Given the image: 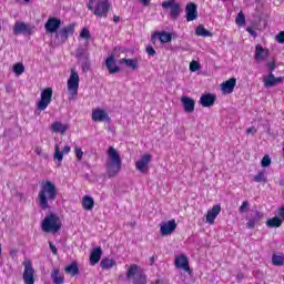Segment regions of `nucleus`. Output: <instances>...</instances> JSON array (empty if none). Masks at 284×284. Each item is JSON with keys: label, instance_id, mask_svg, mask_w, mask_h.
I'll return each mask as SVG.
<instances>
[{"label": "nucleus", "instance_id": "nucleus-54", "mask_svg": "<svg viewBox=\"0 0 284 284\" xmlns=\"http://www.w3.org/2000/svg\"><path fill=\"white\" fill-rule=\"evenodd\" d=\"M70 145H65L62 150L63 154H70Z\"/></svg>", "mask_w": 284, "mask_h": 284}, {"label": "nucleus", "instance_id": "nucleus-16", "mask_svg": "<svg viewBox=\"0 0 284 284\" xmlns=\"http://www.w3.org/2000/svg\"><path fill=\"white\" fill-rule=\"evenodd\" d=\"M74 34V24H69L62 28L57 34V39H60L61 43H65L69 37Z\"/></svg>", "mask_w": 284, "mask_h": 284}, {"label": "nucleus", "instance_id": "nucleus-46", "mask_svg": "<svg viewBox=\"0 0 284 284\" xmlns=\"http://www.w3.org/2000/svg\"><path fill=\"white\" fill-rule=\"evenodd\" d=\"M81 39H90V30L83 29L80 33Z\"/></svg>", "mask_w": 284, "mask_h": 284}, {"label": "nucleus", "instance_id": "nucleus-26", "mask_svg": "<svg viewBox=\"0 0 284 284\" xmlns=\"http://www.w3.org/2000/svg\"><path fill=\"white\" fill-rule=\"evenodd\" d=\"M181 103L184 105V111L190 114L194 110L195 102L192 100V98L187 95H183L181 98Z\"/></svg>", "mask_w": 284, "mask_h": 284}, {"label": "nucleus", "instance_id": "nucleus-47", "mask_svg": "<svg viewBox=\"0 0 284 284\" xmlns=\"http://www.w3.org/2000/svg\"><path fill=\"white\" fill-rule=\"evenodd\" d=\"M246 32H248V34H251V37H253L254 39L258 37V34L256 33V31H254V29H252V27H247Z\"/></svg>", "mask_w": 284, "mask_h": 284}, {"label": "nucleus", "instance_id": "nucleus-14", "mask_svg": "<svg viewBox=\"0 0 284 284\" xmlns=\"http://www.w3.org/2000/svg\"><path fill=\"white\" fill-rule=\"evenodd\" d=\"M175 267L178 270H184L187 274H192V270H190V261L185 254H181L175 257Z\"/></svg>", "mask_w": 284, "mask_h": 284}, {"label": "nucleus", "instance_id": "nucleus-44", "mask_svg": "<svg viewBox=\"0 0 284 284\" xmlns=\"http://www.w3.org/2000/svg\"><path fill=\"white\" fill-rule=\"evenodd\" d=\"M266 67L268 68L270 74H273L274 70H276V60L267 62Z\"/></svg>", "mask_w": 284, "mask_h": 284}, {"label": "nucleus", "instance_id": "nucleus-2", "mask_svg": "<svg viewBox=\"0 0 284 284\" xmlns=\"http://www.w3.org/2000/svg\"><path fill=\"white\" fill-rule=\"evenodd\" d=\"M108 159L105 162L106 175L109 179H114V176H119V172L123 168V162L121 161V154L119 151L114 149V146H110L106 151Z\"/></svg>", "mask_w": 284, "mask_h": 284}, {"label": "nucleus", "instance_id": "nucleus-37", "mask_svg": "<svg viewBox=\"0 0 284 284\" xmlns=\"http://www.w3.org/2000/svg\"><path fill=\"white\" fill-rule=\"evenodd\" d=\"M13 72L17 77H21V74L26 72V67L23 65V63L18 62L13 65Z\"/></svg>", "mask_w": 284, "mask_h": 284}, {"label": "nucleus", "instance_id": "nucleus-51", "mask_svg": "<svg viewBox=\"0 0 284 284\" xmlns=\"http://www.w3.org/2000/svg\"><path fill=\"white\" fill-rule=\"evenodd\" d=\"M276 40H277L278 43H284V31L280 32L276 36Z\"/></svg>", "mask_w": 284, "mask_h": 284}, {"label": "nucleus", "instance_id": "nucleus-42", "mask_svg": "<svg viewBox=\"0 0 284 284\" xmlns=\"http://www.w3.org/2000/svg\"><path fill=\"white\" fill-rule=\"evenodd\" d=\"M190 70H191V72H197V70H201V63H199L196 61H192L190 63Z\"/></svg>", "mask_w": 284, "mask_h": 284}, {"label": "nucleus", "instance_id": "nucleus-25", "mask_svg": "<svg viewBox=\"0 0 284 284\" xmlns=\"http://www.w3.org/2000/svg\"><path fill=\"white\" fill-rule=\"evenodd\" d=\"M234 88H236V79L234 78L222 83V92H224V94H232L234 92Z\"/></svg>", "mask_w": 284, "mask_h": 284}, {"label": "nucleus", "instance_id": "nucleus-41", "mask_svg": "<svg viewBox=\"0 0 284 284\" xmlns=\"http://www.w3.org/2000/svg\"><path fill=\"white\" fill-rule=\"evenodd\" d=\"M261 165L262 168H270V165H272V158H270V155H264Z\"/></svg>", "mask_w": 284, "mask_h": 284}, {"label": "nucleus", "instance_id": "nucleus-55", "mask_svg": "<svg viewBox=\"0 0 284 284\" xmlns=\"http://www.w3.org/2000/svg\"><path fill=\"white\" fill-rule=\"evenodd\" d=\"M141 3H143L144 6H150V0H140Z\"/></svg>", "mask_w": 284, "mask_h": 284}, {"label": "nucleus", "instance_id": "nucleus-7", "mask_svg": "<svg viewBox=\"0 0 284 284\" xmlns=\"http://www.w3.org/2000/svg\"><path fill=\"white\" fill-rule=\"evenodd\" d=\"M150 163H152V155L145 153L135 162V170L141 174H148L150 172Z\"/></svg>", "mask_w": 284, "mask_h": 284}, {"label": "nucleus", "instance_id": "nucleus-52", "mask_svg": "<svg viewBox=\"0 0 284 284\" xmlns=\"http://www.w3.org/2000/svg\"><path fill=\"white\" fill-rule=\"evenodd\" d=\"M49 246H50L52 254L57 255V253H58L57 246L54 244H52V242H49Z\"/></svg>", "mask_w": 284, "mask_h": 284}, {"label": "nucleus", "instance_id": "nucleus-21", "mask_svg": "<svg viewBox=\"0 0 284 284\" xmlns=\"http://www.w3.org/2000/svg\"><path fill=\"white\" fill-rule=\"evenodd\" d=\"M215 101H216V95L212 93H206L200 98V105H202V108H212Z\"/></svg>", "mask_w": 284, "mask_h": 284}, {"label": "nucleus", "instance_id": "nucleus-29", "mask_svg": "<svg viewBox=\"0 0 284 284\" xmlns=\"http://www.w3.org/2000/svg\"><path fill=\"white\" fill-rule=\"evenodd\" d=\"M52 132H59L60 134H65L68 132V124H63L61 122H53L51 124Z\"/></svg>", "mask_w": 284, "mask_h": 284}, {"label": "nucleus", "instance_id": "nucleus-30", "mask_svg": "<svg viewBox=\"0 0 284 284\" xmlns=\"http://www.w3.org/2000/svg\"><path fill=\"white\" fill-rule=\"evenodd\" d=\"M120 63H124L126 68H130L131 70H139V60L136 59H121Z\"/></svg>", "mask_w": 284, "mask_h": 284}, {"label": "nucleus", "instance_id": "nucleus-27", "mask_svg": "<svg viewBox=\"0 0 284 284\" xmlns=\"http://www.w3.org/2000/svg\"><path fill=\"white\" fill-rule=\"evenodd\" d=\"M102 255H103V250L101 248V246L93 248L90 255V265H97V263L101 261Z\"/></svg>", "mask_w": 284, "mask_h": 284}, {"label": "nucleus", "instance_id": "nucleus-45", "mask_svg": "<svg viewBox=\"0 0 284 284\" xmlns=\"http://www.w3.org/2000/svg\"><path fill=\"white\" fill-rule=\"evenodd\" d=\"M74 154H75L78 161H82V159H83V150H81V148L75 146L74 148Z\"/></svg>", "mask_w": 284, "mask_h": 284}, {"label": "nucleus", "instance_id": "nucleus-58", "mask_svg": "<svg viewBox=\"0 0 284 284\" xmlns=\"http://www.w3.org/2000/svg\"><path fill=\"white\" fill-rule=\"evenodd\" d=\"M140 278H141L142 283H145V276L140 275Z\"/></svg>", "mask_w": 284, "mask_h": 284}, {"label": "nucleus", "instance_id": "nucleus-50", "mask_svg": "<svg viewBox=\"0 0 284 284\" xmlns=\"http://www.w3.org/2000/svg\"><path fill=\"white\" fill-rule=\"evenodd\" d=\"M277 216L284 221V205L277 210Z\"/></svg>", "mask_w": 284, "mask_h": 284}, {"label": "nucleus", "instance_id": "nucleus-9", "mask_svg": "<svg viewBox=\"0 0 284 284\" xmlns=\"http://www.w3.org/2000/svg\"><path fill=\"white\" fill-rule=\"evenodd\" d=\"M92 121L95 123H110V114L104 109L98 108L92 110Z\"/></svg>", "mask_w": 284, "mask_h": 284}, {"label": "nucleus", "instance_id": "nucleus-28", "mask_svg": "<svg viewBox=\"0 0 284 284\" xmlns=\"http://www.w3.org/2000/svg\"><path fill=\"white\" fill-rule=\"evenodd\" d=\"M82 207L88 212H92L94 210V199L90 195H85L82 199Z\"/></svg>", "mask_w": 284, "mask_h": 284}, {"label": "nucleus", "instance_id": "nucleus-33", "mask_svg": "<svg viewBox=\"0 0 284 284\" xmlns=\"http://www.w3.org/2000/svg\"><path fill=\"white\" fill-rule=\"evenodd\" d=\"M196 37H212V32L207 31L203 24H199L195 29Z\"/></svg>", "mask_w": 284, "mask_h": 284}, {"label": "nucleus", "instance_id": "nucleus-23", "mask_svg": "<svg viewBox=\"0 0 284 284\" xmlns=\"http://www.w3.org/2000/svg\"><path fill=\"white\" fill-rule=\"evenodd\" d=\"M264 216L263 212L256 211L255 214L248 219L246 227H248V230H254V227L258 225V222L263 221Z\"/></svg>", "mask_w": 284, "mask_h": 284}, {"label": "nucleus", "instance_id": "nucleus-36", "mask_svg": "<svg viewBox=\"0 0 284 284\" xmlns=\"http://www.w3.org/2000/svg\"><path fill=\"white\" fill-rule=\"evenodd\" d=\"M253 181L255 183H267V174H265V171H260L254 175Z\"/></svg>", "mask_w": 284, "mask_h": 284}, {"label": "nucleus", "instance_id": "nucleus-53", "mask_svg": "<svg viewBox=\"0 0 284 284\" xmlns=\"http://www.w3.org/2000/svg\"><path fill=\"white\" fill-rule=\"evenodd\" d=\"M246 133H247V134H256V128H254V126L248 128V129L246 130Z\"/></svg>", "mask_w": 284, "mask_h": 284}, {"label": "nucleus", "instance_id": "nucleus-60", "mask_svg": "<svg viewBox=\"0 0 284 284\" xmlns=\"http://www.w3.org/2000/svg\"><path fill=\"white\" fill-rule=\"evenodd\" d=\"M27 3L30 1V0H24Z\"/></svg>", "mask_w": 284, "mask_h": 284}, {"label": "nucleus", "instance_id": "nucleus-6", "mask_svg": "<svg viewBox=\"0 0 284 284\" xmlns=\"http://www.w3.org/2000/svg\"><path fill=\"white\" fill-rule=\"evenodd\" d=\"M163 10L170 9L169 17L172 19V21H176L179 17H181V12L183 10L181 9V3L176 2V0H166L162 2Z\"/></svg>", "mask_w": 284, "mask_h": 284}, {"label": "nucleus", "instance_id": "nucleus-34", "mask_svg": "<svg viewBox=\"0 0 284 284\" xmlns=\"http://www.w3.org/2000/svg\"><path fill=\"white\" fill-rule=\"evenodd\" d=\"M64 272L67 274H70V276H77V274H79V266L77 265V263H72L65 266Z\"/></svg>", "mask_w": 284, "mask_h": 284}, {"label": "nucleus", "instance_id": "nucleus-15", "mask_svg": "<svg viewBox=\"0 0 284 284\" xmlns=\"http://www.w3.org/2000/svg\"><path fill=\"white\" fill-rule=\"evenodd\" d=\"M185 17H186V21H196L197 17H199V10L196 7V3L194 2H189L185 7Z\"/></svg>", "mask_w": 284, "mask_h": 284}, {"label": "nucleus", "instance_id": "nucleus-5", "mask_svg": "<svg viewBox=\"0 0 284 284\" xmlns=\"http://www.w3.org/2000/svg\"><path fill=\"white\" fill-rule=\"evenodd\" d=\"M79 72L77 69H71L70 77L67 81L68 92L70 94V99H74L79 94V83H80Z\"/></svg>", "mask_w": 284, "mask_h": 284}, {"label": "nucleus", "instance_id": "nucleus-20", "mask_svg": "<svg viewBox=\"0 0 284 284\" xmlns=\"http://www.w3.org/2000/svg\"><path fill=\"white\" fill-rule=\"evenodd\" d=\"M283 77L275 78L274 73H270L264 77V88H274V85H278L280 83H283Z\"/></svg>", "mask_w": 284, "mask_h": 284}, {"label": "nucleus", "instance_id": "nucleus-49", "mask_svg": "<svg viewBox=\"0 0 284 284\" xmlns=\"http://www.w3.org/2000/svg\"><path fill=\"white\" fill-rule=\"evenodd\" d=\"M146 53L149 54V57H154V54H156V51L152 47H146Z\"/></svg>", "mask_w": 284, "mask_h": 284}, {"label": "nucleus", "instance_id": "nucleus-32", "mask_svg": "<svg viewBox=\"0 0 284 284\" xmlns=\"http://www.w3.org/2000/svg\"><path fill=\"white\" fill-rule=\"evenodd\" d=\"M267 227H281L283 225V220L281 217H272L266 221Z\"/></svg>", "mask_w": 284, "mask_h": 284}, {"label": "nucleus", "instance_id": "nucleus-35", "mask_svg": "<svg viewBox=\"0 0 284 284\" xmlns=\"http://www.w3.org/2000/svg\"><path fill=\"white\" fill-rule=\"evenodd\" d=\"M63 151H61V148L59 146V144H55V152L53 154V159L54 161H58V165H61L62 161H63Z\"/></svg>", "mask_w": 284, "mask_h": 284}, {"label": "nucleus", "instance_id": "nucleus-3", "mask_svg": "<svg viewBox=\"0 0 284 284\" xmlns=\"http://www.w3.org/2000/svg\"><path fill=\"white\" fill-rule=\"evenodd\" d=\"M112 4L109 0H89L87 8L90 10L95 17L105 18L108 17V12H110V8Z\"/></svg>", "mask_w": 284, "mask_h": 284}, {"label": "nucleus", "instance_id": "nucleus-13", "mask_svg": "<svg viewBox=\"0 0 284 284\" xmlns=\"http://www.w3.org/2000/svg\"><path fill=\"white\" fill-rule=\"evenodd\" d=\"M270 57V50L267 48H263L261 44H256L254 59L256 63H263V61H267Z\"/></svg>", "mask_w": 284, "mask_h": 284}, {"label": "nucleus", "instance_id": "nucleus-57", "mask_svg": "<svg viewBox=\"0 0 284 284\" xmlns=\"http://www.w3.org/2000/svg\"><path fill=\"white\" fill-rule=\"evenodd\" d=\"M150 265H154V256L150 257Z\"/></svg>", "mask_w": 284, "mask_h": 284}, {"label": "nucleus", "instance_id": "nucleus-12", "mask_svg": "<svg viewBox=\"0 0 284 284\" xmlns=\"http://www.w3.org/2000/svg\"><path fill=\"white\" fill-rule=\"evenodd\" d=\"M13 34H32V26L23 21H17L13 26Z\"/></svg>", "mask_w": 284, "mask_h": 284}, {"label": "nucleus", "instance_id": "nucleus-48", "mask_svg": "<svg viewBox=\"0 0 284 284\" xmlns=\"http://www.w3.org/2000/svg\"><path fill=\"white\" fill-rule=\"evenodd\" d=\"M89 70H90V61L87 60L82 63V71L88 72Z\"/></svg>", "mask_w": 284, "mask_h": 284}, {"label": "nucleus", "instance_id": "nucleus-1", "mask_svg": "<svg viewBox=\"0 0 284 284\" xmlns=\"http://www.w3.org/2000/svg\"><path fill=\"white\" fill-rule=\"evenodd\" d=\"M57 196H59L57 184L50 180L42 181L38 193L39 207L42 210H50V205L57 201Z\"/></svg>", "mask_w": 284, "mask_h": 284}, {"label": "nucleus", "instance_id": "nucleus-4", "mask_svg": "<svg viewBox=\"0 0 284 284\" xmlns=\"http://www.w3.org/2000/svg\"><path fill=\"white\" fill-rule=\"evenodd\" d=\"M42 230L48 234H57L61 230V219L54 213L47 215L42 221Z\"/></svg>", "mask_w": 284, "mask_h": 284}, {"label": "nucleus", "instance_id": "nucleus-43", "mask_svg": "<svg viewBox=\"0 0 284 284\" xmlns=\"http://www.w3.org/2000/svg\"><path fill=\"white\" fill-rule=\"evenodd\" d=\"M248 207H250V202L244 201L239 209L240 214H245V212H247Z\"/></svg>", "mask_w": 284, "mask_h": 284}, {"label": "nucleus", "instance_id": "nucleus-31", "mask_svg": "<svg viewBox=\"0 0 284 284\" xmlns=\"http://www.w3.org/2000/svg\"><path fill=\"white\" fill-rule=\"evenodd\" d=\"M114 265H116V261H114L110 257H104L100 262V267H102L103 270H112V267H114Z\"/></svg>", "mask_w": 284, "mask_h": 284}, {"label": "nucleus", "instance_id": "nucleus-56", "mask_svg": "<svg viewBox=\"0 0 284 284\" xmlns=\"http://www.w3.org/2000/svg\"><path fill=\"white\" fill-rule=\"evenodd\" d=\"M113 21H114L115 23H119V21H121V18H119L118 16H114V17H113Z\"/></svg>", "mask_w": 284, "mask_h": 284}, {"label": "nucleus", "instance_id": "nucleus-8", "mask_svg": "<svg viewBox=\"0 0 284 284\" xmlns=\"http://www.w3.org/2000/svg\"><path fill=\"white\" fill-rule=\"evenodd\" d=\"M40 101L37 103L38 110L43 112V110H47L48 105L52 103V88L44 89L40 94Z\"/></svg>", "mask_w": 284, "mask_h": 284}, {"label": "nucleus", "instance_id": "nucleus-22", "mask_svg": "<svg viewBox=\"0 0 284 284\" xmlns=\"http://www.w3.org/2000/svg\"><path fill=\"white\" fill-rule=\"evenodd\" d=\"M105 65L110 74H116L118 72H121V68L116 65V59H114L113 55L106 58Z\"/></svg>", "mask_w": 284, "mask_h": 284}, {"label": "nucleus", "instance_id": "nucleus-39", "mask_svg": "<svg viewBox=\"0 0 284 284\" xmlns=\"http://www.w3.org/2000/svg\"><path fill=\"white\" fill-rule=\"evenodd\" d=\"M273 265L281 266L284 265V257L283 255H276L274 254L272 257Z\"/></svg>", "mask_w": 284, "mask_h": 284}, {"label": "nucleus", "instance_id": "nucleus-19", "mask_svg": "<svg viewBox=\"0 0 284 284\" xmlns=\"http://www.w3.org/2000/svg\"><path fill=\"white\" fill-rule=\"evenodd\" d=\"M219 214H221V204H215L206 213V223H209V225H214V221H216Z\"/></svg>", "mask_w": 284, "mask_h": 284}, {"label": "nucleus", "instance_id": "nucleus-18", "mask_svg": "<svg viewBox=\"0 0 284 284\" xmlns=\"http://www.w3.org/2000/svg\"><path fill=\"white\" fill-rule=\"evenodd\" d=\"M47 32L53 34L59 28H61V20L59 18L51 17L44 24Z\"/></svg>", "mask_w": 284, "mask_h": 284}, {"label": "nucleus", "instance_id": "nucleus-24", "mask_svg": "<svg viewBox=\"0 0 284 284\" xmlns=\"http://www.w3.org/2000/svg\"><path fill=\"white\" fill-rule=\"evenodd\" d=\"M51 280L53 284H64L65 283V275L61 270L53 268L51 271Z\"/></svg>", "mask_w": 284, "mask_h": 284}, {"label": "nucleus", "instance_id": "nucleus-17", "mask_svg": "<svg viewBox=\"0 0 284 284\" xmlns=\"http://www.w3.org/2000/svg\"><path fill=\"white\" fill-rule=\"evenodd\" d=\"M156 39H159L161 43H170L172 41V33L165 31H156L151 36L152 43H155Z\"/></svg>", "mask_w": 284, "mask_h": 284}, {"label": "nucleus", "instance_id": "nucleus-59", "mask_svg": "<svg viewBox=\"0 0 284 284\" xmlns=\"http://www.w3.org/2000/svg\"><path fill=\"white\" fill-rule=\"evenodd\" d=\"M0 256H1V244H0Z\"/></svg>", "mask_w": 284, "mask_h": 284}, {"label": "nucleus", "instance_id": "nucleus-40", "mask_svg": "<svg viewBox=\"0 0 284 284\" xmlns=\"http://www.w3.org/2000/svg\"><path fill=\"white\" fill-rule=\"evenodd\" d=\"M236 26L243 27L245 26V14L243 11H240L237 17L235 18Z\"/></svg>", "mask_w": 284, "mask_h": 284}, {"label": "nucleus", "instance_id": "nucleus-11", "mask_svg": "<svg viewBox=\"0 0 284 284\" xmlns=\"http://www.w3.org/2000/svg\"><path fill=\"white\" fill-rule=\"evenodd\" d=\"M174 230H176V221L175 220H170L166 222H162L160 224L161 236H170V234L174 233Z\"/></svg>", "mask_w": 284, "mask_h": 284}, {"label": "nucleus", "instance_id": "nucleus-38", "mask_svg": "<svg viewBox=\"0 0 284 284\" xmlns=\"http://www.w3.org/2000/svg\"><path fill=\"white\" fill-rule=\"evenodd\" d=\"M138 272H139V266L136 264H132L126 272V277L134 278Z\"/></svg>", "mask_w": 284, "mask_h": 284}, {"label": "nucleus", "instance_id": "nucleus-61", "mask_svg": "<svg viewBox=\"0 0 284 284\" xmlns=\"http://www.w3.org/2000/svg\"><path fill=\"white\" fill-rule=\"evenodd\" d=\"M134 284H139V282L135 281Z\"/></svg>", "mask_w": 284, "mask_h": 284}, {"label": "nucleus", "instance_id": "nucleus-10", "mask_svg": "<svg viewBox=\"0 0 284 284\" xmlns=\"http://www.w3.org/2000/svg\"><path fill=\"white\" fill-rule=\"evenodd\" d=\"M24 271L22 274V278L26 284H34V267H32V262L24 261Z\"/></svg>", "mask_w": 284, "mask_h": 284}]
</instances>
